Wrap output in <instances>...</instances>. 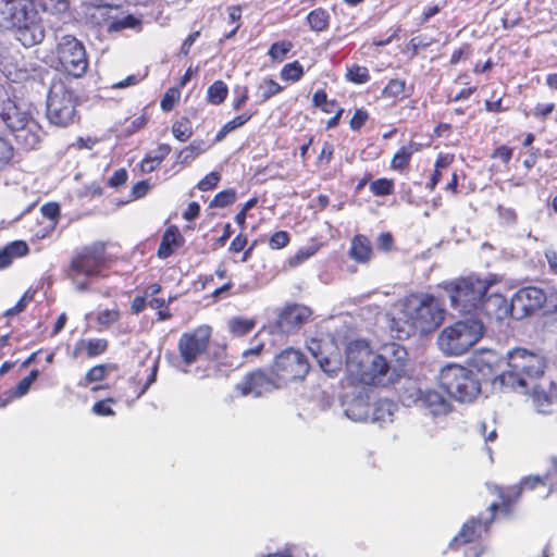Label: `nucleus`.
I'll return each instance as SVG.
<instances>
[{
	"mask_svg": "<svg viewBox=\"0 0 557 557\" xmlns=\"http://www.w3.org/2000/svg\"><path fill=\"white\" fill-rule=\"evenodd\" d=\"M347 380L351 385L387 388L407 374L408 351L397 343L384 344L374 351L364 339H355L345 348Z\"/></svg>",
	"mask_w": 557,
	"mask_h": 557,
	"instance_id": "nucleus-1",
	"label": "nucleus"
},
{
	"mask_svg": "<svg viewBox=\"0 0 557 557\" xmlns=\"http://www.w3.org/2000/svg\"><path fill=\"white\" fill-rule=\"evenodd\" d=\"M58 14L67 9L66 0H0V28L9 29L17 41L30 48L46 37L44 20L37 11Z\"/></svg>",
	"mask_w": 557,
	"mask_h": 557,
	"instance_id": "nucleus-2",
	"label": "nucleus"
},
{
	"mask_svg": "<svg viewBox=\"0 0 557 557\" xmlns=\"http://www.w3.org/2000/svg\"><path fill=\"white\" fill-rule=\"evenodd\" d=\"M473 366L484 376L499 379L502 384L506 381L511 385L528 387L529 382L543 376L547 362L540 352L531 351L525 348H515L508 354L509 371L507 373L497 374L495 364L498 361L497 355L492 350H485L475 355L472 359Z\"/></svg>",
	"mask_w": 557,
	"mask_h": 557,
	"instance_id": "nucleus-3",
	"label": "nucleus"
},
{
	"mask_svg": "<svg viewBox=\"0 0 557 557\" xmlns=\"http://www.w3.org/2000/svg\"><path fill=\"white\" fill-rule=\"evenodd\" d=\"M444 302L430 293H411L403 299L401 320L407 335L424 336L434 333L444 322Z\"/></svg>",
	"mask_w": 557,
	"mask_h": 557,
	"instance_id": "nucleus-4",
	"label": "nucleus"
},
{
	"mask_svg": "<svg viewBox=\"0 0 557 557\" xmlns=\"http://www.w3.org/2000/svg\"><path fill=\"white\" fill-rule=\"evenodd\" d=\"M107 268V245L103 242H94L72 257L65 273L76 288L84 292L92 280L103 275Z\"/></svg>",
	"mask_w": 557,
	"mask_h": 557,
	"instance_id": "nucleus-5",
	"label": "nucleus"
},
{
	"mask_svg": "<svg viewBox=\"0 0 557 557\" xmlns=\"http://www.w3.org/2000/svg\"><path fill=\"white\" fill-rule=\"evenodd\" d=\"M499 282L500 277L497 274H488L484 278L470 274L448 283L445 290L455 310L460 313H473L479 310L490 287Z\"/></svg>",
	"mask_w": 557,
	"mask_h": 557,
	"instance_id": "nucleus-6",
	"label": "nucleus"
},
{
	"mask_svg": "<svg viewBox=\"0 0 557 557\" xmlns=\"http://www.w3.org/2000/svg\"><path fill=\"white\" fill-rule=\"evenodd\" d=\"M483 333L484 326L479 320H460L441 331L437 345L447 356H461L481 339Z\"/></svg>",
	"mask_w": 557,
	"mask_h": 557,
	"instance_id": "nucleus-7",
	"label": "nucleus"
},
{
	"mask_svg": "<svg viewBox=\"0 0 557 557\" xmlns=\"http://www.w3.org/2000/svg\"><path fill=\"white\" fill-rule=\"evenodd\" d=\"M79 103L76 91L63 79H55L48 92L47 116L57 126H69L79 120L77 112Z\"/></svg>",
	"mask_w": 557,
	"mask_h": 557,
	"instance_id": "nucleus-8",
	"label": "nucleus"
},
{
	"mask_svg": "<svg viewBox=\"0 0 557 557\" xmlns=\"http://www.w3.org/2000/svg\"><path fill=\"white\" fill-rule=\"evenodd\" d=\"M51 66L73 78H82L88 71L89 59L84 44L73 35H63L52 49Z\"/></svg>",
	"mask_w": 557,
	"mask_h": 557,
	"instance_id": "nucleus-9",
	"label": "nucleus"
},
{
	"mask_svg": "<svg viewBox=\"0 0 557 557\" xmlns=\"http://www.w3.org/2000/svg\"><path fill=\"white\" fill-rule=\"evenodd\" d=\"M438 382L450 397L461 403H470L481 393V384L473 371L457 363L443 367Z\"/></svg>",
	"mask_w": 557,
	"mask_h": 557,
	"instance_id": "nucleus-10",
	"label": "nucleus"
},
{
	"mask_svg": "<svg viewBox=\"0 0 557 557\" xmlns=\"http://www.w3.org/2000/svg\"><path fill=\"white\" fill-rule=\"evenodd\" d=\"M270 370L283 388L289 384L304 382L310 371V362L301 349L290 346L274 355Z\"/></svg>",
	"mask_w": 557,
	"mask_h": 557,
	"instance_id": "nucleus-11",
	"label": "nucleus"
},
{
	"mask_svg": "<svg viewBox=\"0 0 557 557\" xmlns=\"http://www.w3.org/2000/svg\"><path fill=\"white\" fill-rule=\"evenodd\" d=\"M211 338L212 327L208 324H201L182 333L177 341L181 362L185 367L198 362L208 352Z\"/></svg>",
	"mask_w": 557,
	"mask_h": 557,
	"instance_id": "nucleus-12",
	"label": "nucleus"
},
{
	"mask_svg": "<svg viewBox=\"0 0 557 557\" xmlns=\"http://www.w3.org/2000/svg\"><path fill=\"white\" fill-rule=\"evenodd\" d=\"M548 474L544 476L530 475L523 478L519 484L509 486H494L493 492L498 497L500 506V515L504 518H510L515 512V507L520 500L522 493L525 491H533L537 487H547Z\"/></svg>",
	"mask_w": 557,
	"mask_h": 557,
	"instance_id": "nucleus-13",
	"label": "nucleus"
},
{
	"mask_svg": "<svg viewBox=\"0 0 557 557\" xmlns=\"http://www.w3.org/2000/svg\"><path fill=\"white\" fill-rule=\"evenodd\" d=\"M487 511L488 517L485 519L473 517L466 521L459 532L448 543V548L450 550H458L467 544L478 542L483 533L488 532L491 524L496 518L503 517L500 515V506L497 502L492 503L487 507Z\"/></svg>",
	"mask_w": 557,
	"mask_h": 557,
	"instance_id": "nucleus-14",
	"label": "nucleus"
},
{
	"mask_svg": "<svg viewBox=\"0 0 557 557\" xmlns=\"http://www.w3.org/2000/svg\"><path fill=\"white\" fill-rule=\"evenodd\" d=\"M278 382L272 370L256 368L244 375V377L234 386L235 393L240 397L252 396L262 397L281 389Z\"/></svg>",
	"mask_w": 557,
	"mask_h": 557,
	"instance_id": "nucleus-15",
	"label": "nucleus"
},
{
	"mask_svg": "<svg viewBox=\"0 0 557 557\" xmlns=\"http://www.w3.org/2000/svg\"><path fill=\"white\" fill-rule=\"evenodd\" d=\"M515 319H522L541 310L547 302V294L536 286L518 289L513 296Z\"/></svg>",
	"mask_w": 557,
	"mask_h": 557,
	"instance_id": "nucleus-16",
	"label": "nucleus"
},
{
	"mask_svg": "<svg viewBox=\"0 0 557 557\" xmlns=\"http://www.w3.org/2000/svg\"><path fill=\"white\" fill-rule=\"evenodd\" d=\"M92 4V12H90L89 18L96 25H102L108 23L109 32H120L125 28L140 29L141 21L134 16L133 14H128L123 18L111 20L110 12L113 9L112 5L104 3V0H95Z\"/></svg>",
	"mask_w": 557,
	"mask_h": 557,
	"instance_id": "nucleus-17",
	"label": "nucleus"
},
{
	"mask_svg": "<svg viewBox=\"0 0 557 557\" xmlns=\"http://www.w3.org/2000/svg\"><path fill=\"white\" fill-rule=\"evenodd\" d=\"M312 309L300 304H286L280 311L276 319V326L283 333H292L299 330L309 321Z\"/></svg>",
	"mask_w": 557,
	"mask_h": 557,
	"instance_id": "nucleus-18",
	"label": "nucleus"
},
{
	"mask_svg": "<svg viewBox=\"0 0 557 557\" xmlns=\"http://www.w3.org/2000/svg\"><path fill=\"white\" fill-rule=\"evenodd\" d=\"M479 310H482L490 320L503 321L509 317L515 318L512 298L508 300L497 293L484 297Z\"/></svg>",
	"mask_w": 557,
	"mask_h": 557,
	"instance_id": "nucleus-19",
	"label": "nucleus"
},
{
	"mask_svg": "<svg viewBox=\"0 0 557 557\" xmlns=\"http://www.w3.org/2000/svg\"><path fill=\"white\" fill-rule=\"evenodd\" d=\"M42 128L38 122L32 117L24 122L22 127L11 133L18 149L28 151L36 149L41 140Z\"/></svg>",
	"mask_w": 557,
	"mask_h": 557,
	"instance_id": "nucleus-20",
	"label": "nucleus"
},
{
	"mask_svg": "<svg viewBox=\"0 0 557 557\" xmlns=\"http://www.w3.org/2000/svg\"><path fill=\"white\" fill-rule=\"evenodd\" d=\"M0 117L9 132L13 133L33 116L28 112L23 111L14 101L7 99L2 102Z\"/></svg>",
	"mask_w": 557,
	"mask_h": 557,
	"instance_id": "nucleus-21",
	"label": "nucleus"
},
{
	"mask_svg": "<svg viewBox=\"0 0 557 557\" xmlns=\"http://www.w3.org/2000/svg\"><path fill=\"white\" fill-rule=\"evenodd\" d=\"M108 347L109 342L106 338H81L74 345L72 357L78 358L86 356L87 358H95L104 354Z\"/></svg>",
	"mask_w": 557,
	"mask_h": 557,
	"instance_id": "nucleus-22",
	"label": "nucleus"
},
{
	"mask_svg": "<svg viewBox=\"0 0 557 557\" xmlns=\"http://www.w3.org/2000/svg\"><path fill=\"white\" fill-rule=\"evenodd\" d=\"M349 257L359 264H367L373 257L371 240L363 234H356L350 242Z\"/></svg>",
	"mask_w": 557,
	"mask_h": 557,
	"instance_id": "nucleus-23",
	"label": "nucleus"
},
{
	"mask_svg": "<svg viewBox=\"0 0 557 557\" xmlns=\"http://www.w3.org/2000/svg\"><path fill=\"white\" fill-rule=\"evenodd\" d=\"M182 242L183 237L180 234L177 227L174 225L169 226L161 237L157 256L160 259L169 258L174 253L175 249L180 247Z\"/></svg>",
	"mask_w": 557,
	"mask_h": 557,
	"instance_id": "nucleus-24",
	"label": "nucleus"
},
{
	"mask_svg": "<svg viewBox=\"0 0 557 557\" xmlns=\"http://www.w3.org/2000/svg\"><path fill=\"white\" fill-rule=\"evenodd\" d=\"M420 148L421 145L412 140L399 147L391 160V169L399 173L405 172L409 168L413 153L418 152Z\"/></svg>",
	"mask_w": 557,
	"mask_h": 557,
	"instance_id": "nucleus-25",
	"label": "nucleus"
},
{
	"mask_svg": "<svg viewBox=\"0 0 557 557\" xmlns=\"http://www.w3.org/2000/svg\"><path fill=\"white\" fill-rule=\"evenodd\" d=\"M172 147L169 144H159L153 152L145 154L139 168L143 173H151L157 170L164 159L171 153Z\"/></svg>",
	"mask_w": 557,
	"mask_h": 557,
	"instance_id": "nucleus-26",
	"label": "nucleus"
},
{
	"mask_svg": "<svg viewBox=\"0 0 557 557\" xmlns=\"http://www.w3.org/2000/svg\"><path fill=\"white\" fill-rule=\"evenodd\" d=\"M119 370V364L114 362L99 363L87 370L78 385L87 387L90 384L102 382L111 372Z\"/></svg>",
	"mask_w": 557,
	"mask_h": 557,
	"instance_id": "nucleus-27",
	"label": "nucleus"
},
{
	"mask_svg": "<svg viewBox=\"0 0 557 557\" xmlns=\"http://www.w3.org/2000/svg\"><path fill=\"white\" fill-rule=\"evenodd\" d=\"M28 245L23 240H14L0 249V269L9 267L15 258L28 253Z\"/></svg>",
	"mask_w": 557,
	"mask_h": 557,
	"instance_id": "nucleus-28",
	"label": "nucleus"
},
{
	"mask_svg": "<svg viewBox=\"0 0 557 557\" xmlns=\"http://www.w3.org/2000/svg\"><path fill=\"white\" fill-rule=\"evenodd\" d=\"M407 82L404 78H392L381 91V98L398 102L407 97Z\"/></svg>",
	"mask_w": 557,
	"mask_h": 557,
	"instance_id": "nucleus-29",
	"label": "nucleus"
},
{
	"mask_svg": "<svg viewBox=\"0 0 557 557\" xmlns=\"http://www.w3.org/2000/svg\"><path fill=\"white\" fill-rule=\"evenodd\" d=\"M306 22L312 32L323 33L330 27L331 14L324 8H315L307 14Z\"/></svg>",
	"mask_w": 557,
	"mask_h": 557,
	"instance_id": "nucleus-30",
	"label": "nucleus"
},
{
	"mask_svg": "<svg viewBox=\"0 0 557 557\" xmlns=\"http://www.w3.org/2000/svg\"><path fill=\"white\" fill-rule=\"evenodd\" d=\"M423 400L434 416L446 414L451 409L450 404L435 391L426 392Z\"/></svg>",
	"mask_w": 557,
	"mask_h": 557,
	"instance_id": "nucleus-31",
	"label": "nucleus"
},
{
	"mask_svg": "<svg viewBox=\"0 0 557 557\" xmlns=\"http://www.w3.org/2000/svg\"><path fill=\"white\" fill-rule=\"evenodd\" d=\"M171 132L173 137L181 141L186 143L188 141L191 136L194 135V127L193 122L188 116H181L173 121L171 126Z\"/></svg>",
	"mask_w": 557,
	"mask_h": 557,
	"instance_id": "nucleus-32",
	"label": "nucleus"
},
{
	"mask_svg": "<svg viewBox=\"0 0 557 557\" xmlns=\"http://www.w3.org/2000/svg\"><path fill=\"white\" fill-rule=\"evenodd\" d=\"M256 326V320L251 318L234 317L228 320L227 327L233 336H245Z\"/></svg>",
	"mask_w": 557,
	"mask_h": 557,
	"instance_id": "nucleus-33",
	"label": "nucleus"
},
{
	"mask_svg": "<svg viewBox=\"0 0 557 557\" xmlns=\"http://www.w3.org/2000/svg\"><path fill=\"white\" fill-rule=\"evenodd\" d=\"M39 370L33 369L25 377H23L11 391H9L10 399H18L28 394L32 384L38 379Z\"/></svg>",
	"mask_w": 557,
	"mask_h": 557,
	"instance_id": "nucleus-34",
	"label": "nucleus"
},
{
	"mask_svg": "<svg viewBox=\"0 0 557 557\" xmlns=\"http://www.w3.org/2000/svg\"><path fill=\"white\" fill-rule=\"evenodd\" d=\"M227 85L221 79L213 82L207 89V100L213 106L222 104L227 98Z\"/></svg>",
	"mask_w": 557,
	"mask_h": 557,
	"instance_id": "nucleus-35",
	"label": "nucleus"
},
{
	"mask_svg": "<svg viewBox=\"0 0 557 557\" xmlns=\"http://www.w3.org/2000/svg\"><path fill=\"white\" fill-rule=\"evenodd\" d=\"M345 78L352 84L362 85L368 83L371 76L367 66L354 63L346 66Z\"/></svg>",
	"mask_w": 557,
	"mask_h": 557,
	"instance_id": "nucleus-36",
	"label": "nucleus"
},
{
	"mask_svg": "<svg viewBox=\"0 0 557 557\" xmlns=\"http://www.w3.org/2000/svg\"><path fill=\"white\" fill-rule=\"evenodd\" d=\"M312 106L320 109L323 113H333L335 109L339 108L335 99H329L324 89H318L312 95Z\"/></svg>",
	"mask_w": 557,
	"mask_h": 557,
	"instance_id": "nucleus-37",
	"label": "nucleus"
},
{
	"mask_svg": "<svg viewBox=\"0 0 557 557\" xmlns=\"http://www.w3.org/2000/svg\"><path fill=\"white\" fill-rule=\"evenodd\" d=\"M369 189L372 195L376 197L389 196L395 191V182L392 178L381 177L372 181L369 185Z\"/></svg>",
	"mask_w": 557,
	"mask_h": 557,
	"instance_id": "nucleus-38",
	"label": "nucleus"
},
{
	"mask_svg": "<svg viewBox=\"0 0 557 557\" xmlns=\"http://www.w3.org/2000/svg\"><path fill=\"white\" fill-rule=\"evenodd\" d=\"M305 74L302 64L295 60L293 62L286 63L281 72V78L285 82H293L296 83L302 78Z\"/></svg>",
	"mask_w": 557,
	"mask_h": 557,
	"instance_id": "nucleus-39",
	"label": "nucleus"
},
{
	"mask_svg": "<svg viewBox=\"0 0 557 557\" xmlns=\"http://www.w3.org/2000/svg\"><path fill=\"white\" fill-rule=\"evenodd\" d=\"M264 350V341L257 339V335H255L251 339V346L242 352V358L246 363H253L262 357Z\"/></svg>",
	"mask_w": 557,
	"mask_h": 557,
	"instance_id": "nucleus-40",
	"label": "nucleus"
},
{
	"mask_svg": "<svg viewBox=\"0 0 557 557\" xmlns=\"http://www.w3.org/2000/svg\"><path fill=\"white\" fill-rule=\"evenodd\" d=\"M149 121V114L144 108L138 115H133L125 119V133L126 135H133L138 131L143 129Z\"/></svg>",
	"mask_w": 557,
	"mask_h": 557,
	"instance_id": "nucleus-41",
	"label": "nucleus"
},
{
	"mask_svg": "<svg viewBox=\"0 0 557 557\" xmlns=\"http://www.w3.org/2000/svg\"><path fill=\"white\" fill-rule=\"evenodd\" d=\"M294 45L289 40H280L273 42L268 51V55L272 61L282 62L287 53H289L293 49Z\"/></svg>",
	"mask_w": 557,
	"mask_h": 557,
	"instance_id": "nucleus-42",
	"label": "nucleus"
},
{
	"mask_svg": "<svg viewBox=\"0 0 557 557\" xmlns=\"http://www.w3.org/2000/svg\"><path fill=\"white\" fill-rule=\"evenodd\" d=\"M320 249V245H311L299 248L294 256H292L287 262L290 268H296L307 261L309 258L314 256Z\"/></svg>",
	"mask_w": 557,
	"mask_h": 557,
	"instance_id": "nucleus-43",
	"label": "nucleus"
},
{
	"mask_svg": "<svg viewBox=\"0 0 557 557\" xmlns=\"http://www.w3.org/2000/svg\"><path fill=\"white\" fill-rule=\"evenodd\" d=\"M148 306L151 309L157 310L158 321H168L173 318V314L169 308V301H166V299L163 297H152L148 301Z\"/></svg>",
	"mask_w": 557,
	"mask_h": 557,
	"instance_id": "nucleus-44",
	"label": "nucleus"
},
{
	"mask_svg": "<svg viewBox=\"0 0 557 557\" xmlns=\"http://www.w3.org/2000/svg\"><path fill=\"white\" fill-rule=\"evenodd\" d=\"M180 99H181L180 87L168 88L160 101L161 110L163 112L172 111L174 109V107L178 103Z\"/></svg>",
	"mask_w": 557,
	"mask_h": 557,
	"instance_id": "nucleus-45",
	"label": "nucleus"
},
{
	"mask_svg": "<svg viewBox=\"0 0 557 557\" xmlns=\"http://www.w3.org/2000/svg\"><path fill=\"white\" fill-rule=\"evenodd\" d=\"M236 200V191L233 188H227L219 191L210 202V208H225L231 206Z\"/></svg>",
	"mask_w": 557,
	"mask_h": 557,
	"instance_id": "nucleus-46",
	"label": "nucleus"
},
{
	"mask_svg": "<svg viewBox=\"0 0 557 557\" xmlns=\"http://www.w3.org/2000/svg\"><path fill=\"white\" fill-rule=\"evenodd\" d=\"M116 404V399L113 397H107L96 401L91 407V412L98 417H112L115 411L112 406Z\"/></svg>",
	"mask_w": 557,
	"mask_h": 557,
	"instance_id": "nucleus-47",
	"label": "nucleus"
},
{
	"mask_svg": "<svg viewBox=\"0 0 557 557\" xmlns=\"http://www.w3.org/2000/svg\"><path fill=\"white\" fill-rule=\"evenodd\" d=\"M533 393L534 395L540 398V396L542 395L544 397V399L548 403V404H552L554 401H557V383L555 382H549V385L547 388H545L544 386L540 385V384H535L533 387Z\"/></svg>",
	"mask_w": 557,
	"mask_h": 557,
	"instance_id": "nucleus-48",
	"label": "nucleus"
},
{
	"mask_svg": "<svg viewBox=\"0 0 557 557\" xmlns=\"http://www.w3.org/2000/svg\"><path fill=\"white\" fill-rule=\"evenodd\" d=\"M242 12H243V9L240 5H231L227 8V13H228V22L231 24H235L236 25L234 26V28L224 34V39H231L235 36V34L237 33V30L239 29L240 27V24L238 23L242 18Z\"/></svg>",
	"mask_w": 557,
	"mask_h": 557,
	"instance_id": "nucleus-49",
	"label": "nucleus"
},
{
	"mask_svg": "<svg viewBox=\"0 0 557 557\" xmlns=\"http://www.w3.org/2000/svg\"><path fill=\"white\" fill-rule=\"evenodd\" d=\"M41 214L49 219L53 225H55L61 218L60 205L55 201L44 203L40 208Z\"/></svg>",
	"mask_w": 557,
	"mask_h": 557,
	"instance_id": "nucleus-50",
	"label": "nucleus"
},
{
	"mask_svg": "<svg viewBox=\"0 0 557 557\" xmlns=\"http://www.w3.org/2000/svg\"><path fill=\"white\" fill-rule=\"evenodd\" d=\"M472 46L469 42L462 44L460 47L455 49L449 59V65H457L461 60H467L472 55Z\"/></svg>",
	"mask_w": 557,
	"mask_h": 557,
	"instance_id": "nucleus-51",
	"label": "nucleus"
},
{
	"mask_svg": "<svg viewBox=\"0 0 557 557\" xmlns=\"http://www.w3.org/2000/svg\"><path fill=\"white\" fill-rule=\"evenodd\" d=\"M120 319V311L117 308L114 309H104L100 311L97 315V323L99 325L109 327L110 325L117 322Z\"/></svg>",
	"mask_w": 557,
	"mask_h": 557,
	"instance_id": "nucleus-52",
	"label": "nucleus"
},
{
	"mask_svg": "<svg viewBox=\"0 0 557 557\" xmlns=\"http://www.w3.org/2000/svg\"><path fill=\"white\" fill-rule=\"evenodd\" d=\"M290 242V236L286 231H277L269 238V247L273 250L285 248Z\"/></svg>",
	"mask_w": 557,
	"mask_h": 557,
	"instance_id": "nucleus-53",
	"label": "nucleus"
},
{
	"mask_svg": "<svg viewBox=\"0 0 557 557\" xmlns=\"http://www.w3.org/2000/svg\"><path fill=\"white\" fill-rule=\"evenodd\" d=\"M433 40H425L421 36L412 37L406 46L407 52H409L410 58H414L419 54L421 49H425L431 46Z\"/></svg>",
	"mask_w": 557,
	"mask_h": 557,
	"instance_id": "nucleus-54",
	"label": "nucleus"
},
{
	"mask_svg": "<svg viewBox=\"0 0 557 557\" xmlns=\"http://www.w3.org/2000/svg\"><path fill=\"white\" fill-rule=\"evenodd\" d=\"M34 295L35 290L27 289L18 299V301L14 305V307L7 310L5 315H14L24 311L28 304L33 301Z\"/></svg>",
	"mask_w": 557,
	"mask_h": 557,
	"instance_id": "nucleus-55",
	"label": "nucleus"
},
{
	"mask_svg": "<svg viewBox=\"0 0 557 557\" xmlns=\"http://www.w3.org/2000/svg\"><path fill=\"white\" fill-rule=\"evenodd\" d=\"M369 117V112L366 109H356L349 121V127L356 132L360 131L366 125Z\"/></svg>",
	"mask_w": 557,
	"mask_h": 557,
	"instance_id": "nucleus-56",
	"label": "nucleus"
},
{
	"mask_svg": "<svg viewBox=\"0 0 557 557\" xmlns=\"http://www.w3.org/2000/svg\"><path fill=\"white\" fill-rule=\"evenodd\" d=\"M234 92L235 95L232 100V109L234 111H239L246 106L247 101L249 100V89L247 86L237 87Z\"/></svg>",
	"mask_w": 557,
	"mask_h": 557,
	"instance_id": "nucleus-57",
	"label": "nucleus"
},
{
	"mask_svg": "<svg viewBox=\"0 0 557 557\" xmlns=\"http://www.w3.org/2000/svg\"><path fill=\"white\" fill-rule=\"evenodd\" d=\"M256 111H244L238 115H235L232 120L227 121L225 124L230 127L231 133L237 128L246 125L256 114Z\"/></svg>",
	"mask_w": 557,
	"mask_h": 557,
	"instance_id": "nucleus-58",
	"label": "nucleus"
},
{
	"mask_svg": "<svg viewBox=\"0 0 557 557\" xmlns=\"http://www.w3.org/2000/svg\"><path fill=\"white\" fill-rule=\"evenodd\" d=\"M220 180L221 176L218 172H210L198 182L197 188L201 191L212 190L218 186Z\"/></svg>",
	"mask_w": 557,
	"mask_h": 557,
	"instance_id": "nucleus-59",
	"label": "nucleus"
},
{
	"mask_svg": "<svg viewBox=\"0 0 557 557\" xmlns=\"http://www.w3.org/2000/svg\"><path fill=\"white\" fill-rule=\"evenodd\" d=\"M258 202L256 197L248 199L242 207V209L235 214V222L240 227L244 228L246 225L247 212L252 209Z\"/></svg>",
	"mask_w": 557,
	"mask_h": 557,
	"instance_id": "nucleus-60",
	"label": "nucleus"
},
{
	"mask_svg": "<svg viewBox=\"0 0 557 557\" xmlns=\"http://www.w3.org/2000/svg\"><path fill=\"white\" fill-rule=\"evenodd\" d=\"M513 156V148L507 145L497 146L493 152L491 153L492 159L500 160L505 165H507Z\"/></svg>",
	"mask_w": 557,
	"mask_h": 557,
	"instance_id": "nucleus-61",
	"label": "nucleus"
},
{
	"mask_svg": "<svg viewBox=\"0 0 557 557\" xmlns=\"http://www.w3.org/2000/svg\"><path fill=\"white\" fill-rule=\"evenodd\" d=\"M198 158L197 153L190 145L182 148L176 154V162L183 166L189 165L194 160Z\"/></svg>",
	"mask_w": 557,
	"mask_h": 557,
	"instance_id": "nucleus-62",
	"label": "nucleus"
},
{
	"mask_svg": "<svg viewBox=\"0 0 557 557\" xmlns=\"http://www.w3.org/2000/svg\"><path fill=\"white\" fill-rule=\"evenodd\" d=\"M151 186L148 181L143 180L135 183L129 191V199L137 200L144 198L150 190Z\"/></svg>",
	"mask_w": 557,
	"mask_h": 557,
	"instance_id": "nucleus-63",
	"label": "nucleus"
},
{
	"mask_svg": "<svg viewBox=\"0 0 557 557\" xmlns=\"http://www.w3.org/2000/svg\"><path fill=\"white\" fill-rule=\"evenodd\" d=\"M128 180V173L126 169L121 168L113 172L111 177L109 178L107 185L112 188H119L123 186Z\"/></svg>",
	"mask_w": 557,
	"mask_h": 557,
	"instance_id": "nucleus-64",
	"label": "nucleus"
}]
</instances>
